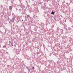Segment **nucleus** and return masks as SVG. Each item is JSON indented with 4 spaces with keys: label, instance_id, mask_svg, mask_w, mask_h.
I'll return each instance as SVG.
<instances>
[{
    "label": "nucleus",
    "instance_id": "obj_1",
    "mask_svg": "<svg viewBox=\"0 0 73 73\" xmlns=\"http://www.w3.org/2000/svg\"><path fill=\"white\" fill-rule=\"evenodd\" d=\"M20 7L22 8V9H24L25 8V6L23 5L22 4L21 5Z\"/></svg>",
    "mask_w": 73,
    "mask_h": 73
},
{
    "label": "nucleus",
    "instance_id": "obj_2",
    "mask_svg": "<svg viewBox=\"0 0 73 73\" xmlns=\"http://www.w3.org/2000/svg\"><path fill=\"white\" fill-rule=\"evenodd\" d=\"M15 21V18H13L12 19H11V21L12 22L14 23Z\"/></svg>",
    "mask_w": 73,
    "mask_h": 73
},
{
    "label": "nucleus",
    "instance_id": "obj_3",
    "mask_svg": "<svg viewBox=\"0 0 73 73\" xmlns=\"http://www.w3.org/2000/svg\"><path fill=\"white\" fill-rule=\"evenodd\" d=\"M12 9V7L10 6H9V10H11V9Z\"/></svg>",
    "mask_w": 73,
    "mask_h": 73
},
{
    "label": "nucleus",
    "instance_id": "obj_4",
    "mask_svg": "<svg viewBox=\"0 0 73 73\" xmlns=\"http://www.w3.org/2000/svg\"><path fill=\"white\" fill-rule=\"evenodd\" d=\"M54 12H53V11H52V12H51V14H52V15H54Z\"/></svg>",
    "mask_w": 73,
    "mask_h": 73
},
{
    "label": "nucleus",
    "instance_id": "obj_5",
    "mask_svg": "<svg viewBox=\"0 0 73 73\" xmlns=\"http://www.w3.org/2000/svg\"><path fill=\"white\" fill-rule=\"evenodd\" d=\"M27 69L28 70H29H29H30V69L29 68H28V67H27Z\"/></svg>",
    "mask_w": 73,
    "mask_h": 73
},
{
    "label": "nucleus",
    "instance_id": "obj_6",
    "mask_svg": "<svg viewBox=\"0 0 73 73\" xmlns=\"http://www.w3.org/2000/svg\"><path fill=\"white\" fill-rule=\"evenodd\" d=\"M27 18L29 17V18H30V16L29 15H28L27 16Z\"/></svg>",
    "mask_w": 73,
    "mask_h": 73
},
{
    "label": "nucleus",
    "instance_id": "obj_7",
    "mask_svg": "<svg viewBox=\"0 0 73 73\" xmlns=\"http://www.w3.org/2000/svg\"><path fill=\"white\" fill-rule=\"evenodd\" d=\"M68 30H71V29L69 27V28H68Z\"/></svg>",
    "mask_w": 73,
    "mask_h": 73
},
{
    "label": "nucleus",
    "instance_id": "obj_8",
    "mask_svg": "<svg viewBox=\"0 0 73 73\" xmlns=\"http://www.w3.org/2000/svg\"><path fill=\"white\" fill-rule=\"evenodd\" d=\"M6 47L5 46H3V48H5Z\"/></svg>",
    "mask_w": 73,
    "mask_h": 73
},
{
    "label": "nucleus",
    "instance_id": "obj_9",
    "mask_svg": "<svg viewBox=\"0 0 73 73\" xmlns=\"http://www.w3.org/2000/svg\"><path fill=\"white\" fill-rule=\"evenodd\" d=\"M11 45H12V46H13V43H11Z\"/></svg>",
    "mask_w": 73,
    "mask_h": 73
},
{
    "label": "nucleus",
    "instance_id": "obj_10",
    "mask_svg": "<svg viewBox=\"0 0 73 73\" xmlns=\"http://www.w3.org/2000/svg\"><path fill=\"white\" fill-rule=\"evenodd\" d=\"M50 0H47V2H48V1H50Z\"/></svg>",
    "mask_w": 73,
    "mask_h": 73
},
{
    "label": "nucleus",
    "instance_id": "obj_11",
    "mask_svg": "<svg viewBox=\"0 0 73 73\" xmlns=\"http://www.w3.org/2000/svg\"><path fill=\"white\" fill-rule=\"evenodd\" d=\"M1 7L2 8H3V6H2V5H1Z\"/></svg>",
    "mask_w": 73,
    "mask_h": 73
},
{
    "label": "nucleus",
    "instance_id": "obj_12",
    "mask_svg": "<svg viewBox=\"0 0 73 73\" xmlns=\"http://www.w3.org/2000/svg\"><path fill=\"white\" fill-rule=\"evenodd\" d=\"M24 13L23 12V13H21V14H22V15H23V14H24Z\"/></svg>",
    "mask_w": 73,
    "mask_h": 73
},
{
    "label": "nucleus",
    "instance_id": "obj_13",
    "mask_svg": "<svg viewBox=\"0 0 73 73\" xmlns=\"http://www.w3.org/2000/svg\"><path fill=\"white\" fill-rule=\"evenodd\" d=\"M21 11V9H19V11Z\"/></svg>",
    "mask_w": 73,
    "mask_h": 73
},
{
    "label": "nucleus",
    "instance_id": "obj_14",
    "mask_svg": "<svg viewBox=\"0 0 73 73\" xmlns=\"http://www.w3.org/2000/svg\"><path fill=\"white\" fill-rule=\"evenodd\" d=\"M41 8H42V9L43 8V7H41Z\"/></svg>",
    "mask_w": 73,
    "mask_h": 73
},
{
    "label": "nucleus",
    "instance_id": "obj_15",
    "mask_svg": "<svg viewBox=\"0 0 73 73\" xmlns=\"http://www.w3.org/2000/svg\"><path fill=\"white\" fill-rule=\"evenodd\" d=\"M39 4H41V2L39 3Z\"/></svg>",
    "mask_w": 73,
    "mask_h": 73
},
{
    "label": "nucleus",
    "instance_id": "obj_16",
    "mask_svg": "<svg viewBox=\"0 0 73 73\" xmlns=\"http://www.w3.org/2000/svg\"><path fill=\"white\" fill-rule=\"evenodd\" d=\"M34 68V67L33 66V69Z\"/></svg>",
    "mask_w": 73,
    "mask_h": 73
},
{
    "label": "nucleus",
    "instance_id": "obj_17",
    "mask_svg": "<svg viewBox=\"0 0 73 73\" xmlns=\"http://www.w3.org/2000/svg\"><path fill=\"white\" fill-rule=\"evenodd\" d=\"M11 42H10V41H9V42L10 43Z\"/></svg>",
    "mask_w": 73,
    "mask_h": 73
},
{
    "label": "nucleus",
    "instance_id": "obj_18",
    "mask_svg": "<svg viewBox=\"0 0 73 73\" xmlns=\"http://www.w3.org/2000/svg\"><path fill=\"white\" fill-rule=\"evenodd\" d=\"M20 17H22V16L21 15V16H20Z\"/></svg>",
    "mask_w": 73,
    "mask_h": 73
},
{
    "label": "nucleus",
    "instance_id": "obj_19",
    "mask_svg": "<svg viewBox=\"0 0 73 73\" xmlns=\"http://www.w3.org/2000/svg\"><path fill=\"white\" fill-rule=\"evenodd\" d=\"M23 21V20H22V21Z\"/></svg>",
    "mask_w": 73,
    "mask_h": 73
},
{
    "label": "nucleus",
    "instance_id": "obj_20",
    "mask_svg": "<svg viewBox=\"0 0 73 73\" xmlns=\"http://www.w3.org/2000/svg\"><path fill=\"white\" fill-rule=\"evenodd\" d=\"M64 29H66V27H64Z\"/></svg>",
    "mask_w": 73,
    "mask_h": 73
},
{
    "label": "nucleus",
    "instance_id": "obj_21",
    "mask_svg": "<svg viewBox=\"0 0 73 73\" xmlns=\"http://www.w3.org/2000/svg\"><path fill=\"white\" fill-rule=\"evenodd\" d=\"M72 27H73V26H72Z\"/></svg>",
    "mask_w": 73,
    "mask_h": 73
},
{
    "label": "nucleus",
    "instance_id": "obj_22",
    "mask_svg": "<svg viewBox=\"0 0 73 73\" xmlns=\"http://www.w3.org/2000/svg\"><path fill=\"white\" fill-rule=\"evenodd\" d=\"M22 11L23 12V11L22 10Z\"/></svg>",
    "mask_w": 73,
    "mask_h": 73
},
{
    "label": "nucleus",
    "instance_id": "obj_23",
    "mask_svg": "<svg viewBox=\"0 0 73 73\" xmlns=\"http://www.w3.org/2000/svg\"><path fill=\"white\" fill-rule=\"evenodd\" d=\"M6 53L8 54V52H6Z\"/></svg>",
    "mask_w": 73,
    "mask_h": 73
},
{
    "label": "nucleus",
    "instance_id": "obj_24",
    "mask_svg": "<svg viewBox=\"0 0 73 73\" xmlns=\"http://www.w3.org/2000/svg\"><path fill=\"white\" fill-rule=\"evenodd\" d=\"M61 70H63V69L62 68L61 69Z\"/></svg>",
    "mask_w": 73,
    "mask_h": 73
},
{
    "label": "nucleus",
    "instance_id": "obj_25",
    "mask_svg": "<svg viewBox=\"0 0 73 73\" xmlns=\"http://www.w3.org/2000/svg\"><path fill=\"white\" fill-rule=\"evenodd\" d=\"M5 31H6V30H5Z\"/></svg>",
    "mask_w": 73,
    "mask_h": 73
},
{
    "label": "nucleus",
    "instance_id": "obj_26",
    "mask_svg": "<svg viewBox=\"0 0 73 73\" xmlns=\"http://www.w3.org/2000/svg\"><path fill=\"white\" fill-rule=\"evenodd\" d=\"M8 19H9V18H8Z\"/></svg>",
    "mask_w": 73,
    "mask_h": 73
}]
</instances>
